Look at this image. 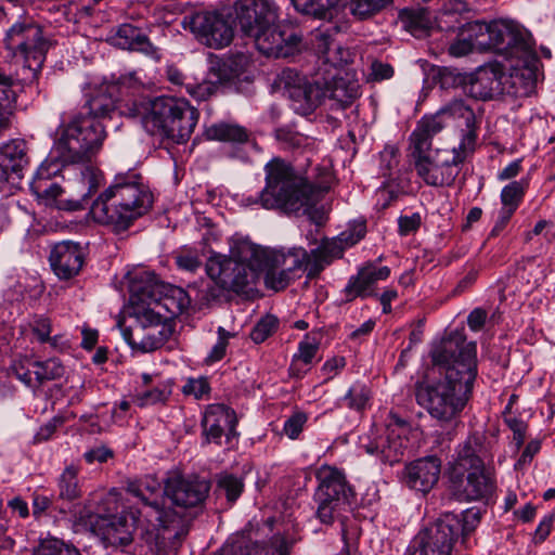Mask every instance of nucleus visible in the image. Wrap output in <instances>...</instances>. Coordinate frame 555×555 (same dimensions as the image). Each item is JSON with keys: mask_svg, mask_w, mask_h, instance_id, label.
Returning a JSON list of instances; mask_svg holds the SVG:
<instances>
[{"mask_svg": "<svg viewBox=\"0 0 555 555\" xmlns=\"http://www.w3.org/2000/svg\"><path fill=\"white\" fill-rule=\"evenodd\" d=\"M130 305L134 324L121 327L122 336L128 345L132 350L140 352H152L163 347L172 334L168 317L141 302Z\"/></svg>", "mask_w": 555, "mask_h": 555, "instance_id": "ddd939ff", "label": "nucleus"}, {"mask_svg": "<svg viewBox=\"0 0 555 555\" xmlns=\"http://www.w3.org/2000/svg\"><path fill=\"white\" fill-rule=\"evenodd\" d=\"M315 477L319 486H346L344 470L335 466L322 465L317 469Z\"/></svg>", "mask_w": 555, "mask_h": 555, "instance_id": "49530a36", "label": "nucleus"}, {"mask_svg": "<svg viewBox=\"0 0 555 555\" xmlns=\"http://www.w3.org/2000/svg\"><path fill=\"white\" fill-rule=\"evenodd\" d=\"M126 278L130 304L141 302L160 312L165 310L171 317L181 314L191 305V298L183 288L159 281L151 271L137 269Z\"/></svg>", "mask_w": 555, "mask_h": 555, "instance_id": "f8f14e48", "label": "nucleus"}, {"mask_svg": "<svg viewBox=\"0 0 555 555\" xmlns=\"http://www.w3.org/2000/svg\"><path fill=\"white\" fill-rule=\"evenodd\" d=\"M233 555H289V544L281 534H274L269 545L241 542L234 545Z\"/></svg>", "mask_w": 555, "mask_h": 555, "instance_id": "473e14b6", "label": "nucleus"}, {"mask_svg": "<svg viewBox=\"0 0 555 555\" xmlns=\"http://www.w3.org/2000/svg\"><path fill=\"white\" fill-rule=\"evenodd\" d=\"M370 400V389L360 383L353 384L346 396L344 401L346 405L353 410H362L366 406Z\"/></svg>", "mask_w": 555, "mask_h": 555, "instance_id": "de8ad7c7", "label": "nucleus"}, {"mask_svg": "<svg viewBox=\"0 0 555 555\" xmlns=\"http://www.w3.org/2000/svg\"><path fill=\"white\" fill-rule=\"evenodd\" d=\"M108 41L119 49L139 51L155 60L160 57L158 48L149 40L141 29L130 24L120 25L108 38Z\"/></svg>", "mask_w": 555, "mask_h": 555, "instance_id": "cd10ccee", "label": "nucleus"}, {"mask_svg": "<svg viewBox=\"0 0 555 555\" xmlns=\"http://www.w3.org/2000/svg\"><path fill=\"white\" fill-rule=\"evenodd\" d=\"M27 164V144L24 140H11L0 145V181H9L12 176L20 178Z\"/></svg>", "mask_w": 555, "mask_h": 555, "instance_id": "c756f323", "label": "nucleus"}, {"mask_svg": "<svg viewBox=\"0 0 555 555\" xmlns=\"http://www.w3.org/2000/svg\"><path fill=\"white\" fill-rule=\"evenodd\" d=\"M230 337L231 334L228 331H225L223 327H218V340L207 356V362H217L225 356L228 340Z\"/></svg>", "mask_w": 555, "mask_h": 555, "instance_id": "13d9d810", "label": "nucleus"}, {"mask_svg": "<svg viewBox=\"0 0 555 555\" xmlns=\"http://www.w3.org/2000/svg\"><path fill=\"white\" fill-rule=\"evenodd\" d=\"M5 41L14 57L22 62L35 78L40 73L51 47L41 26L28 18L17 21L8 30Z\"/></svg>", "mask_w": 555, "mask_h": 555, "instance_id": "4468645a", "label": "nucleus"}, {"mask_svg": "<svg viewBox=\"0 0 555 555\" xmlns=\"http://www.w3.org/2000/svg\"><path fill=\"white\" fill-rule=\"evenodd\" d=\"M182 27L189 29L205 46L222 49L229 46L234 36L232 23L218 12L201 11L184 16Z\"/></svg>", "mask_w": 555, "mask_h": 555, "instance_id": "a211bd4d", "label": "nucleus"}, {"mask_svg": "<svg viewBox=\"0 0 555 555\" xmlns=\"http://www.w3.org/2000/svg\"><path fill=\"white\" fill-rule=\"evenodd\" d=\"M35 361L28 358L15 361L12 365L13 374L26 386H37L34 375Z\"/></svg>", "mask_w": 555, "mask_h": 555, "instance_id": "603ef678", "label": "nucleus"}, {"mask_svg": "<svg viewBox=\"0 0 555 555\" xmlns=\"http://www.w3.org/2000/svg\"><path fill=\"white\" fill-rule=\"evenodd\" d=\"M34 334L40 343H46L51 333V321L43 315L36 317L31 323Z\"/></svg>", "mask_w": 555, "mask_h": 555, "instance_id": "e2e57ef3", "label": "nucleus"}, {"mask_svg": "<svg viewBox=\"0 0 555 555\" xmlns=\"http://www.w3.org/2000/svg\"><path fill=\"white\" fill-rule=\"evenodd\" d=\"M338 33L336 25H323L311 33L310 46L318 55L321 76L327 77L326 85H323L326 99L345 107L359 95L360 85L353 75L341 69L351 61L352 53L336 40Z\"/></svg>", "mask_w": 555, "mask_h": 555, "instance_id": "6e6552de", "label": "nucleus"}, {"mask_svg": "<svg viewBox=\"0 0 555 555\" xmlns=\"http://www.w3.org/2000/svg\"><path fill=\"white\" fill-rule=\"evenodd\" d=\"M319 350V341L314 337L306 335L298 345V351L293 356L289 372L293 376L300 378L310 369L313 359Z\"/></svg>", "mask_w": 555, "mask_h": 555, "instance_id": "72a5a7b5", "label": "nucleus"}, {"mask_svg": "<svg viewBox=\"0 0 555 555\" xmlns=\"http://www.w3.org/2000/svg\"><path fill=\"white\" fill-rule=\"evenodd\" d=\"M91 527L105 547H125L133 541L137 517L132 512L98 515L91 521Z\"/></svg>", "mask_w": 555, "mask_h": 555, "instance_id": "aec40b11", "label": "nucleus"}, {"mask_svg": "<svg viewBox=\"0 0 555 555\" xmlns=\"http://www.w3.org/2000/svg\"><path fill=\"white\" fill-rule=\"evenodd\" d=\"M452 496L459 502H470L481 500L488 488H453Z\"/></svg>", "mask_w": 555, "mask_h": 555, "instance_id": "052dcab7", "label": "nucleus"}, {"mask_svg": "<svg viewBox=\"0 0 555 555\" xmlns=\"http://www.w3.org/2000/svg\"><path fill=\"white\" fill-rule=\"evenodd\" d=\"M85 258V248L80 244L62 241L52 246L49 262L53 273L60 280H70L82 269Z\"/></svg>", "mask_w": 555, "mask_h": 555, "instance_id": "b1692460", "label": "nucleus"}, {"mask_svg": "<svg viewBox=\"0 0 555 555\" xmlns=\"http://www.w3.org/2000/svg\"><path fill=\"white\" fill-rule=\"evenodd\" d=\"M527 185L524 180L513 181L505 185L501 191L502 206L516 210L525 195Z\"/></svg>", "mask_w": 555, "mask_h": 555, "instance_id": "c03bdc74", "label": "nucleus"}, {"mask_svg": "<svg viewBox=\"0 0 555 555\" xmlns=\"http://www.w3.org/2000/svg\"><path fill=\"white\" fill-rule=\"evenodd\" d=\"M389 275L390 269L388 267H377L374 263H367L359 270L357 275L349 279L345 287L347 298L351 300L356 297L372 296L376 283L387 280Z\"/></svg>", "mask_w": 555, "mask_h": 555, "instance_id": "c85d7f7f", "label": "nucleus"}, {"mask_svg": "<svg viewBox=\"0 0 555 555\" xmlns=\"http://www.w3.org/2000/svg\"><path fill=\"white\" fill-rule=\"evenodd\" d=\"M391 3V0H350L351 13L360 20H365Z\"/></svg>", "mask_w": 555, "mask_h": 555, "instance_id": "a18cd8bd", "label": "nucleus"}, {"mask_svg": "<svg viewBox=\"0 0 555 555\" xmlns=\"http://www.w3.org/2000/svg\"><path fill=\"white\" fill-rule=\"evenodd\" d=\"M176 263L179 269L193 273L201 268L203 258L196 250L182 249L176 256Z\"/></svg>", "mask_w": 555, "mask_h": 555, "instance_id": "864d4df0", "label": "nucleus"}, {"mask_svg": "<svg viewBox=\"0 0 555 555\" xmlns=\"http://www.w3.org/2000/svg\"><path fill=\"white\" fill-rule=\"evenodd\" d=\"M255 38L259 52L272 57H288L295 53L301 41V36L294 29L282 30L276 23L249 34Z\"/></svg>", "mask_w": 555, "mask_h": 555, "instance_id": "5701e85b", "label": "nucleus"}, {"mask_svg": "<svg viewBox=\"0 0 555 555\" xmlns=\"http://www.w3.org/2000/svg\"><path fill=\"white\" fill-rule=\"evenodd\" d=\"M476 117L474 111L462 99H453L441 106L436 114L424 117L417 124L415 131L435 135L440 132L449 122L457 127H465L463 135L474 134V147L476 146L477 133L475 130Z\"/></svg>", "mask_w": 555, "mask_h": 555, "instance_id": "6ab92c4d", "label": "nucleus"}, {"mask_svg": "<svg viewBox=\"0 0 555 555\" xmlns=\"http://www.w3.org/2000/svg\"><path fill=\"white\" fill-rule=\"evenodd\" d=\"M327 82L326 76H321V66L310 80L298 79V82H287V95L292 109L299 115L307 116L313 113L326 99L323 88Z\"/></svg>", "mask_w": 555, "mask_h": 555, "instance_id": "412c9836", "label": "nucleus"}, {"mask_svg": "<svg viewBox=\"0 0 555 555\" xmlns=\"http://www.w3.org/2000/svg\"><path fill=\"white\" fill-rule=\"evenodd\" d=\"M87 104V114L61 116L55 151L65 162L90 160L105 138V126L101 118L115 112V99L112 95L98 94Z\"/></svg>", "mask_w": 555, "mask_h": 555, "instance_id": "20e7f679", "label": "nucleus"}, {"mask_svg": "<svg viewBox=\"0 0 555 555\" xmlns=\"http://www.w3.org/2000/svg\"><path fill=\"white\" fill-rule=\"evenodd\" d=\"M317 515L323 524H332L334 517L346 507L359 505L353 488H317Z\"/></svg>", "mask_w": 555, "mask_h": 555, "instance_id": "393cba45", "label": "nucleus"}, {"mask_svg": "<svg viewBox=\"0 0 555 555\" xmlns=\"http://www.w3.org/2000/svg\"><path fill=\"white\" fill-rule=\"evenodd\" d=\"M468 38L451 43L449 52L460 57L473 50H491L511 63L514 72L525 69L533 74L537 54L531 35L528 30L512 21H494L490 24L474 22L467 25ZM517 76V73H515Z\"/></svg>", "mask_w": 555, "mask_h": 555, "instance_id": "7ed1b4c3", "label": "nucleus"}, {"mask_svg": "<svg viewBox=\"0 0 555 555\" xmlns=\"http://www.w3.org/2000/svg\"><path fill=\"white\" fill-rule=\"evenodd\" d=\"M234 13L245 34L273 26L280 20V8L274 0H236Z\"/></svg>", "mask_w": 555, "mask_h": 555, "instance_id": "4be33fe9", "label": "nucleus"}, {"mask_svg": "<svg viewBox=\"0 0 555 555\" xmlns=\"http://www.w3.org/2000/svg\"><path fill=\"white\" fill-rule=\"evenodd\" d=\"M307 414L304 412H295L285 422L283 426V433L292 440L299 437L307 423Z\"/></svg>", "mask_w": 555, "mask_h": 555, "instance_id": "6e6d98bb", "label": "nucleus"}, {"mask_svg": "<svg viewBox=\"0 0 555 555\" xmlns=\"http://www.w3.org/2000/svg\"><path fill=\"white\" fill-rule=\"evenodd\" d=\"M291 2L298 12L324 20L334 18L346 4V0H291Z\"/></svg>", "mask_w": 555, "mask_h": 555, "instance_id": "f704fd0d", "label": "nucleus"}, {"mask_svg": "<svg viewBox=\"0 0 555 555\" xmlns=\"http://www.w3.org/2000/svg\"><path fill=\"white\" fill-rule=\"evenodd\" d=\"M172 393V382L170 379L158 383L155 387L142 390L135 395V403L143 408L157 403H165Z\"/></svg>", "mask_w": 555, "mask_h": 555, "instance_id": "a19ab883", "label": "nucleus"}, {"mask_svg": "<svg viewBox=\"0 0 555 555\" xmlns=\"http://www.w3.org/2000/svg\"><path fill=\"white\" fill-rule=\"evenodd\" d=\"M443 377L416 384V402L440 423H451L469 401L477 378V346L463 331L449 333L431 351Z\"/></svg>", "mask_w": 555, "mask_h": 555, "instance_id": "f257e3e1", "label": "nucleus"}, {"mask_svg": "<svg viewBox=\"0 0 555 555\" xmlns=\"http://www.w3.org/2000/svg\"><path fill=\"white\" fill-rule=\"evenodd\" d=\"M222 66L212 68L207 78L199 83L186 82V92L197 101H205L217 93L222 82L228 80Z\"/></svg>", "mask_w": 555, "mask_h": 555, "instance_id": "c9c22d12", "label": "nucleus"}, {"mask_svg": "<svg viewBox=\"0 0 555 555\" xmlns=\"http://www.w3.org/2000/svg\"><path fill=\"white\" fill-rule=\"evenodd\" d=\"M278 319L274 315H266L253 328L250 333L251 340L256 344L264 341L270 335L274 333L278 327Z\"/></svg>", "mask_w": 555, "mask_h": 555, "instance_id": "3c124183", "label": "nucleus"}, {"mask_svg": "<svg viewBox=\"0 0 555 555\" xmlns=\"http://www.w3.org/2000/svg\"><path fill=\"white\" fill-rule=\"evenodd\" d=\"M467 10L468 7L466 0H448L443 3L436 16L440 17L442 24H451L455 28L457 16Z\"/></svg>", "mask_w": 555, "mask_h": 555, "instance_id": "09e8293b", "label": "nucleus"}, {"mask_svg": "<svg viewBox=\"0 0 555 555\" xmlns=\"http://www.w3.org/2000/svg\"><path fill=\"white\" fill-rule=\"evenodd\" d=\"M237 254L245 257H254L256 266H281L287 269L294 276L307 267L312 269V257L304 247L272 248L253 242H240ZM309 275H314L309 272Z\"/></svg>", "mask_w": 555, "mask_h": 555, "instance_id": "f3484780", "label": "nucleus"}, {"mask_svg": "<svg viewBox=\"0 0 555 555\" xmlns=\"http://www.w3.org/2000/svg\"><path fill=\"white\" fill-rule=\"evenodd\" d=\"M393 68L391 65L382 62H373L371 65L370 78L374 81H380L391 78Z\"/></svg>", "mask_w": 555, "mask_h": 555, "instance_id": "774afa93", "label": "nucleus"}, {"mask_svg": "<svg viewBox=\"0 0 555 555\" xmlns=\"http://www.w3.org/2000/svg\"><path fill=\"white\" fill-rule=\"evenodd\" d=\"M263 170L266 184L255 198L261 208L298 211L300 208L313 206L321 194L320 189L280 157L268 162Z\"/></svg>", "mask_w": 555, "mask_h": 555, "instance_id": "1a4fd4ad", "label": "nucleus"}, {"mask_svg": "<svg viewBox=\"0 0 555 555\" xmlns=\"http://www.w3.org/2000/svg\"><path fill=\"white\" fill-rule=\"evenodd\" d=\"M441 473V462L436 456H425L409 463L402 472V481L436 486Z\"/></svg>", "mask_w": 555, "mask_h": 555, "instance_id": "7c9ffc66", "label": "nucleus"}, {"mask_svg": "<svg viewBox=\"0 0 555 555\" xmlns=\"http://www.w3.org/2000/svg\"><path fill=\"white\" fill-rule=\"evenodd\" d=\"M34 375L36 385L42 384L44 380H51L63 376L65 370L60 360L55 358L46 361H35Z\"/></svg>", "mask_w": 555, "mask_h": 555, "instance_id": "79ce46f5", "label": "nucleus"}, {"mask_svg": "<svg viewBox=\"0 0 555 555\" xmlns=\"http://www.w3.org/2000/svg\"><path fill=\"white\" fill-rule=\"evenodd\" d=\"M205 134L208 140L243 143L248 139L245 128L229 122H216L207 127Z\"/></svg>", "mask_w": 555, "mask_h": 555, "instance_id": "58836bf2", "label": "nucleus"}, {"mask_svg": "<svg viewBox=\"0 0 555 555\" xmlns=\"http://www.w3.org/2000/svg\"><path fill=\"white\" fill-rule=\"evenodd\" d=\"M236 422V415L232 409L224 404L208 405L202 421L205 441L220 443L223 435L229 440L235 435Z\"/></svg>", "mask_w": 555, "mask_h": 555, "instance_id": "a878e982", "label": "nucleus"}, {"mask_svg": "<svg viewBox=\"0 0 555 555\" xmlns=\"http://www.w3.org/2000/svg\"><path fill=\"white\" fill-rule=\"evenodd\" d=\"M164 486H209V483L204 479L186 480L179 469H173L168 472Z\"/></svg>", "mask_w": 555, "mask_h": 555, "instance_id": "680f3d73", "label": "nucleus"}, {"mask_svg": "<svg viewBox=\"0 0 555 555\" xmlns=\"http://www.w3.org/2000/svg\"><path fill=\"white\" fill-rule=\"evenodd\" d=\"M408 449V440L400 437V433L390 430L386 439H383L380 443H370L365 446V451L369 454L377 455L380 461L392 465L401 460L404 455V451Z\"/></svg>", "mask_w": 555, "mask_h": 555, "instance_id": "2f4dec72", "label": "nucleus"}, {"mask_svg": "<svg viewBox=\"0 0 555 555\" xmlns=\"http://www.w3.org/2000/svg\"><path fill=\"white\" fill-rule=\"evenodd\" d=\"M433 135L413 131L411 155L417 175L428 185L450 184L459 173V165L474 153V134L462 135L459 146L453 149H431Z\"/></svg>", "mask_w": 555, "mask_h": 555, "instance_id": "9d476101", "label": "nucleus"}, {"mask_svg": "<svg viewBox=\"0 0 555 555\" xmlns=\"http://www.w3.org/2000/svg\"><path fill=\"white\" fill-rule=\"evenodd\" d=\"M467 464H469L466 474L468 486H492L495 482L491 469L486 467L479 457L460 461L454 466V473L462 474L466 470Z\"/></svg>", "mask_w": 555, "mask_h": 555, "instance_id": "4c0bfd02", "label": "nucleus"}, {"mask_svg": "<svg viewBox=\"0 0 555 555\" xmlns=\"http://www.w3.org/2000/svg\"><path fill=\"white\" fill-rule=\"evenodd\" d=\"M343 547L336 555H358L359 544L358 538L350 534L348 530L343 528L341 530Z\"/></svg>", "mask_w": 555, "mask_h": 555, "instance_id": "338daca9", "label": "nucleus"}, {"mask_svg": "<svg viewBox=\"0 0 555 555\" xmlns=\"http://www.w3.org/2000/svg\"><path fill=\"white\" fill-rule=\"evenodd\" d=\"M34 555H82L80 551L56 538L44 539L35 548Z\"/></svg>", "mask_w": 555, "mask_h": 555, "instance_id": "37998d69", "label": "nucleus"}, {"mask_svg": "<svg viewBox=\"0 0 555 555\" xmlns=\"http://www.w3.org/2000/svg\"><path fill=\"white\" fill-rule=\"evenodd\" d=\"M504 79H506V76L503 66L496 63H489L479 66L469 75L444 70L441 74L440 82L442 87L466 85L473 98L489 100L504 92Z\"/></svg>", "mask_w": 555, "mask_h": 555, "instance_id": "dca6fc26", "label": "nucleus"}, {"mask_svg": "<svg viewBox=\"0 0 555 555\" xmlns=\"http://www.w3.org/2000/svg\"><path fill=\"white\" fill-rule=\"evenodd\" d=\"M152 206V194L134 171L118 173L113 183L92 203L90 215L117 232L124 231Z\"/></svg>", "mask_w": 555, "mask_h": 555, "instance_id": "0eeeda50", "label": "nucleus"}, {"mask_svg": "<svg viewBox=\"0 0 555 555\" xmlns=\"http://www.w3.org/2000/svg\"><path fill=\"white\" fill-rule=\"evenodd\" d=\"M505 424L513 431V441L517 449H519L526 439L527 424L520 418L515 416L505 417Z\"/></svg>", "mask_w": 555, "mask_h": 555, "instance_id": "bf43d9fd", "label": "nucleus"}, {"mask_svg": "<svg viewBox=\"0 0 555 555\" xmlns=\"http://www.w3.org/2000/svg\"><path fill=\"white\" fill-rule=\"evenodd\" d=\"M181 391L184 396L193 397L196 400H202L208 396L210 386L208 379L204 376L189 377L185 379Z\"/></svg>", "mask_w": 555, "mask_h": 555, "instance_id": "8fccbe9b", "label": "nucleus"}, {"mask_svg": "<svg viewBox=\"0 0 555 555\" xmlns=\"http://www.w3.org/2000/svg\"><path fill=\"white\" fill-rule=\"evenodd\" d=\"M240 242L251 241L235 234L229 240L230 256L214 253L207 259L206 273L216 285L224 291L241 293L254 284L262 272L268 288L279 292L288 286L295 276L287 269L281 266H256L254 257L237 254Z\"/></svg>", "mask_w": 555, "mask_h": 555, "instance_id": "423d86ee", "label": "nucleus"}, {"mask_svg": "<svg viewBox=\"0 0 555 555\" xmlns=\"http://www.w3.org/2000/svg\"><path fill=\"white\" fill-rule=\"evenodd\" d=\"M399 20L402 27L416 38L425 37L435 27L440 30H451L454 26L451 24H442L439 16H433L426 8H408L399 13Z\"/></svg>", "mask_w": 555, "mask_h": 555, "instance_id": "bb28decb", "label": "nucleus"}, {"mask_svg": "<svg viewBox=\"0 0 555 555\" xmlns=\"http://www.w3.org/2000/svg\"><path fill=\"white\" fill-rule=\"evenodd\" d=\"M143 128L176 143L190 139L198 121V112L184 99L156 98L141 104Z\"/></svg>", "mask_w": 555, "mask_h": 555, "instance_id": "9b49d317", "label": "nucleus"}, {"mask_svg": "<svg viewBox=\"0 0 555 555\" xmlns=\"http://www.w3.org/2000/svg\"><path fill=\"white\" fill-rule=\"evenodd\" d=\"M460 528L459 517L446 513L421 530L412 539L408 550L413 555H451Z\"/></svg>", "mask_w": 555, "mask_h": 555, "instance_id": "2eb2a0df", "label": "nucleus"}, {"mask_svg": "<svg viewBox=\"0 0 555 555\" xmlns=\"http://www.w3.org/2000/svg\"><path fill=\"white\" fill-rule=\"evenodd\" d=\"M399 231L401 235H409L415 232L421 225V216L412 214L410 216H402L399 218Z\"/></svg>", "mask_w": 555, "mask_h": 555, "instance_id": "69168bd1", "label": "nucleus"}, {"mask_svg": "<svg viewBox=\"0 0 555 555\" xmlns=\"http://www.w3.org/2000/svg\"><path fill=\"white\" fill-rule=\"evenodd\" d=\"M345 248L347 247L338 236L332 240H323L319 247L311 250V273H320L334 258L341 257Z\"/></svg>", "mask_w": 555, "mask_h": 555, "instance_id": "e433bc0d", "label": "nucleus"}, {"mask_svg": "<svg viewBox=\"0 0 555 555\" xmlns=\"http://www.w3.org/2000/svg\"><path fill=\"white\" fill-rule=\"evenodd\" d=\"M56 141L50 155L36 170L29 188L37 201L60 210L83 209L103 184L102 172L87 160L65 162L56 153Z\"/></svg>", "mask_w": 555, "mask_h": 555, "instance_id": "f03ea898", "label": "nucleus"}, {"mask_svg": "<svg viewBox=\"0 0 555 555\" xmlns=\"http://www.w3.org/2000/svg\"><path fill=\"white\" fill-rule=\"evenodd\" d=\"M366 233V225L363 221H358L349 224V227L343 231L338 237L346 247H351L360 242Z\"/></svg>", "mask_w": 555, "mask_h": 555, "instance_id": "5fc2aeb1", "label": "nucleus"}, {"mask_svg": "<svg viewBox=\"0 0 555 555\" xmlns=\"http://www.w3.org/2000/svg\"><path fill=\"white\" fill-rule=\"evenodd\" d=\"M217 486H244L245 483H255L258 481L255 480V473L251 467L245 470L244 476L237 477L236 475L230 473H223L219 476Z\"/></svg>", "mask_w": 555, "mask_h": 555, "instance_id": "4d7b16f0", "label": "nucleus"}, {"mask_svg": "<svg viewBox=\"0 0 555 555\" xmlns=\"http://www.w3.org/2000/svg\"><path fill=\"white\" fill-rule=\"evenodd\" d=\"M480 520V514L478 511L467 509L464 514L463 519L459 518V522L461 525V528L459 529V535H468L470 532L474 531L477 524Z\"/></svg>", "mask_w": 555, "mask_h": 555, "instance_id": "0e129e2a", "label": "nucleus"}, {"mask_svg": "<svg viewBox=\"0 0 555 555\" xmlns=\"http://www.w3.org/2000/svg\"><path fill=\"white\" fill-rule=\"evenodd\" d=\"M209 488H126L129 495L142 502L145 516L162 530L164 539L180 542L189 532L183 513L202 503Z\"/></svg>", "mask_w": 555, "mask_h": 555, "instance_id": "39448f33", "label": "nucleus"}, {"mask_svg": "<svg viewBox=\"0 0 555 555\" xmlns=\"http://www.w3.org/2000/svg\"><path fill=\"white\" fill-rule=\"evenodd\" d=\"M16 91L10 78L0 76V133L10 126L14 113Z\"/></svg>", "mask_w": 555, "mask_h": 555, "instance_id": "ea45409f", "label": "nucleus"}]
</instances>
